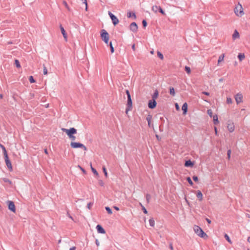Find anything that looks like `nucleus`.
I'll return each mask as SVG.
<instances>
[{
  "mask_svg": "<svg viewBox=\"0 0 250 250\" xmlns=\"http://www.w3.org/2000/svg\"><path fill=\"white\" fill-rule=\"evenodd\" d=\"M234 12L236 16L241 17L244 15V9L242 4L238 3L234 9Z\"/></svg>",
  "mask_w": 250,
  "mask_h": 250,
  "instance_id": "4",
  "label": "nucleus"
},
{
  "mask_svg": "<svg viewBox=\"0 0 250 250\" xmlns=\"http://www.w3.org/2000/svg\"><path fill=\"white\" fill-rule=\"evenodd\" d=\"M109 46H110V51H111V53H114V47H113V46L112 45V44L111 42H110L109 43Z\"/></svg>",
  "mask_w": 250,
  "mask_h": 250,
  "instance_id": "39",
  "label": "nucleus"
},
{
  "mask_svg": "<svg viewBox=\"0 0 250 250\" xmlns=\"http://www.w3.org/2000/svg\"><path fill=\"white\" fill-rule=\"evenodd\" d=\"M157 103L155 100H149L148 104V106L149 108L153 109L156 106Z\"/></svg>",
  "mask_w": 250,
  "mask_h": 250,
  "instance_id": "15",
  "label": "nucleus"
},
{
  "mask_svg": "<svg viewBox=\"0 0 250 250\" xmlns=\"http://www.w3.org/2000/svg\"><path fill=\"white\" fill-rule=\"evenodd\" d=\"M114 208L116 210H119V208L116 206H114Z\"/></svg>",
  "mask_w": 250,
  "mask_h": 250,
  "instance_id": "59",
  "label": "nucleus"
},
{
  "mask_svg": "<svg viewBox=\"0 0 250 250\" xmlns=\"http://www.w3.org/2000/svg\"><path fill=\"white\" fill-rule=\"evenodd\" d=\"M127 16L128 18H130L131 17H134V19L136 18V15L134 13H131L130 12H128Z\"/></svg>",
  "mask_w": 250,
  "mask_h": 250,
  "instance_id": "25",
  "label": "nucleus"
},
{
  "mask_svg": "<svg viewBox=\"0 0 250 250\" xmlns=\"http://www.w3.org/2000/svg\"><path fill=\"white\" fill-rule=\"evenodd\" d=\"M212 118L213 119V124L214 125H218L219 124V121H218V118L217 115H216V114L214 115L212 117Z\"/></svg>",
  "mask_w": 250,
  "mask_h": 250,
  "instance_id": "22",
  "label": "nucleus"
},
{
  "mask_svg": "<svg viewBox=\"0 0 250 250\" xmlns=\"http://www.w3.org/2000/svg\"><path fill=\"white\" fill-rule=\"evenodd\" d=\"M225 237L226 238V240L228 241V242L229 243H230V244L232 243L231 240L230 239L229 236L227 234L225 235Z\"/></svg>",
  "mask_w": 250,
  "mask_h": 250,
  "instance_id": "37",
  "label": "nucleus"
},
{
  "mask_svg": "<svg viewBox=\"0 0 250 250\" xmlns=\"http://www.w3.org/2000/svg\"><path fill=\"white\" fill-rule=\"evenodd\" d=\"M60 28L61 32H62V35H63V37L65 41H67V34H66V33L64 28L62 26V25H60Z\"/></svg>",
  "mask_w": 250,
  "mask_h": 250,
  "instance_id": "17",
  "label": "nucleus"
},
{
  "mask_svg": "<svg viewBox=\"0 0 250 250\" xmlns=\"http://www.w3.org/2000/svg\"><path fill=\"white\" fill-rule=\"evenodd\" d=\"M63 4L64 5L66 6V7H67V3L66 2V1H63Z\"/></svg>",
  "mask_w": 250,
  "mask_h": 250,
  "instance_id": "62",
  "label": "nucleus"
},
{
  "mask_svg": "<svg viewBox=\"0 0 250 250\" xmlns=\"http://www.w3.org/2000/svg\"><path fill=\"white\" fill-rule=\"evenodd\" d=\"M43 74L44 75L47 74V69L44 65H43Z\"/></svg>",
  "mask_w": 250,
  "mask_h": 250,
  "instance_id": "42",
  "label": "nucleus"
},
{
  "mask_svg": "<svg viewBox=\"0 0 250 250\" xmlns=\"http://www.w3.org/2000/svg\"><path fill=\"white\" fill-rule=\"evenodd\" d=\"M78 167L80 168V169L83 171V173L85 174L86 173L85 170L82 167H81L80 166H78Z\"/></svg>",
  "mask_w": 250,
  "mask_h": 250,
  "instance_id": "50",
  "label": "nucleus"
},
{
  "mask_svg": "<svg viewBox=\"0 0 250 250\" xmlns=\"http://www.w3.org/2000/svg\"><path fill=\"white\" fill-rule=\"evenodd\" d=\"M82 1H83V3L85 4L86 5V7H85V9L87 10V2H86V0H82Z\"/></svg>",
  "mask_w": 250,
  "mask_h": 250,
  "instance_id": "53",
  "label": "nucleus"
},
{
  "mask_svg": "<svg viewBox=\"0 0 250 250\" xmlns=\"http://www.w3.org/2000/svg\"><path fill=\"white\" fill-rule=\"evenodd\" d=\"M196 197L198 199V200L201 202L203 200V195L202 193V192L200 190H197L196 192Z\"/></svg>",
  "mask_w": 250,
  "mask_h": 250,
  "instance_id": "16",
  "label": "nucleus"
},
{
  "mask_svg": "<svg viewBox=\"0 0 250 250\" xmlns=\"http://www.w3.org/2000/svg\"><path fill=\"white\" fill-rule=\"evenodd\" d=\"M160 8V6H158L156 5L153 6L152 7V10L155 13H156L158 10H159V9Z\"/></svg>",
  "mask_w": 250,
  "mask_h": 250,
  "instance_id": "26",
  "label": "nucleus"
},
{
  "mask_svg": "<svg viewBox=\"0 0 250 250\" xmlns=\"http://www.w3.org/2000/svg\"><path fill=\"white\" fill-rule=\"evenodd\" d=\"M96 229H97V231L100 233L104 234L105 233L104 229L100 225H98L96 226Z\"/></svg>",
  "mask_w": 250,
  "mask_h": 250,
  "instance_id": "18",
  "label": "nucleus"
},
{
  "mask_svg": "<svg viewBox=\"0 0 250 250\" xmlns=\"http://www.w3.org/2000/svg\"><path fill=\"white\" fill-rule=\"evenodd\" d=\"M234 99L236 104H240L243 103L244 98L241 92H238L234 95Z\"/></svg>",
  "mask_w": 250,
  "mask_h": 250,
  "instance_id": "5",
  "label": "nucleus"
},
{
  "mask_svg": "<svg viewBox=\"0 0 250 250\" xmlns=\"http://www.w3.org/2000/svg\"><path fill=\"white\" fill-rule=\"evenodd\" d=\"M207 113L210 117H212L213 116L212 115V111L211 109H208L207 110Z\"/></svg>",
  "mask_w": 250,
  "mask_h": 250,
  "instance_id": "40",
  "label": "nucleus"
},
{
  "mask_svg": "<svg viewBox=\"0 0 250 250\" xmlns=\"http://www.w3.org/2000/svg\"><path fill=\"white\" fill-rule=\"evenodd\" d=\"M93 205V203H91V202H90L87 205V207L88 209H90L92 206Z\"/></svg>",
  "mask_w": 250,
  "mask_h": 250,
  "instance_id": "43",
  "label": "nucleus"
},
{
  "mask_svg": "<svg viewBox=\"0 0 250 250\" xmlns=\"http://www.w3.org/2000/svg\"><path fill=\"white\" fill-rule=\"evenodd\" d=\"M169 93L170 95L172 96H174L175 95V90L173 87H170L169 89Z\"/></svg>",
  "mask_w": 250,
  "mask_h": 250,
  "instance_id": "29",
  "label": "nucleus"
},
{
  "mask_svg": "<svg viewBox=\"0 0 250 250\" xmlns=\"http://www.w3.org/2000/svg\"><path fill=\"white\" fill-rule=\"evenodd\" d=\"M67 215L68 216V217H69L70 219H71L72 220H73L72 217L70 215V214L68 212H67Z\"/></svg>",
  "mask_w": 250,
  "mask_h": 250,
  "instance_id": "54",
  "label": "nucleus"
},
{
  "mask_svg": "<svg viewBox=\"0 0 250 250\" xmlns=\"http://www.w3.org/2000/svg\"><path fill=\"white\" fill-rule=\"evenodd\" d=\"M69 250H75V247L71 248Z\"/></svg>",
  "mask_w": 250,
  "mask_h": 250,
  "instance_id": "64",
  "label": "nucleus"
},
{
  "mask_svg": "<svg viewBox=\"0 0 250 250\" xmlns=\"http://www.w3.org/2000/svg\"><path fill=\"white\" fill-rule=\"evenodd\" d=\"M176 109L178 111L180 110V107L179 106V105L177 103H175V104Z\"/></svg>",
  "mask_w": 250,
  "mask_h": 250,
  "instance_id": "49",
  "label": "nucleus"
},
{
  "mask_svg": "<svg viewBox=\"0 0 250 250\" xmlns=\"http://www.w3.org/2000/svg\"><path fill=\"white\" fill-rule=\"evenodd\" d=\"M126 93L127 96V105L128 107L126 108L125 112L126 113H127V112L128 110L130 109V108L132 107V101L131 99V96L129 93V92L128 90H126Z\"/></svg>",
  "mask_w": 250,
  "mask_h": 250,
  "instance_id": "8",
  "label": "nucleus"
},
{
  "mask_svg": "<svg viewBox=\"0 0 250 250\" xmlns=\"http://www.w3.org/2000/svg\"><path fill=\"white\" fill-rule=\"evenodd\" d=\"M157 55L159 58H160L161 60L164 59V56L159 51L157 52Z\"/></svg>",
  "mask_w": 250,
  "mask_h": 250,
  "instance_id": "35",
  "label": "nucleus"
},
{
  "mask_svg": "<svg viewBox=\"0 0 250 250\" xmlns=\"http://www.w3.org/2000/svg\"><path fill=\"white\" fill-rule=\"evenodd\" d=\"M99 184L102 187H103L104 186V183L102 180L99 181Z\"/></svg>",
  "mask_w": 250,
  "mask_h": 250,
  "instance_id": "47",
  "label": "nucleus"
},
{
  "mask_svg": "<svg viewBox=\"0 0 250 250\" xmlns=\"http://www.w3.org/2000/svg\"><path fill=\"white\" fill-rule=\"evenodd\" d=\"M0 147L3 150L4 155L7 154V152H6V149H5V147L2 145H1V144H0Z\"/></svg>",
  "mask_w": 250,
  "mask_h": 250,
  "instance_id": "32",
  "label": "nucleus"
},
{
  "mask_svg": "<svg viewBox=\"0 0 250 250\" xmlns=\"http://www.w3.org/2000/svg\"><path fill=\"white\" fill-rule=\"evenodd\" d=\"M195 164L194 161H191L190 160H188V167H193Z\"/></svg>",
  "mask_w": 250,
  "mask_h": 250,
  "instance_id": "30",
  "label": "nucleus"
},
{
  "mask_svg": "<svg viewBox=\"0 0 250 250\" xmlns=\"http://www.w3.org/2000/svg\"><path fill=\"white\" fill-rule=\"evenodd\" d=\"M70 146L73 148H81L84 150H87L86 147L84 145L80 143L71 142L70 143Z\"/></svg>",
  "mask_w": 250,
  "mask_h": 250,
  "instance_id": "6",
  "label": "nucleus"
},
{
  "mask_svg": "<svg viewBox=\"0 0 250 250\" xmlns=\"http://www.w3.org/2000/svg\"><path fill=\"white\" fill-rule=\"evenodd\" d=\"M7 204H8L9 209L13 212H15L16 208H15V206L14 205V202L13 201H8L7 202Z\"/></svg>",
  "mask_w": 250,
  "mask_h": 250,
  "instance_id": "11",
  "label": "nucleus"
},
{
  "mask_svg": "<svg viewBox=\"0 0 250 250\" xmlns=\"http://www.w3.org/2000/svg\"><path fill=\"white\" fill-rule=\"evenodd\" d=\"M226 103L228 104H232V100L230 97H227L226 98Z\"/></svg>",
  "mask_w": 250,
  "mask_h": 250,
  "instance_id": "24",
  "label": "nucleus"
},
{
  "mask_svg": "<svg viewBox=\"0 0 250 250\" xmlns=\"http://www.w3.org/2000/svg\"><path fill=\"white\" fill-rule=\"evenodd\" d=\"M101 36L103 41L107 44L109 38L108 33L104 29H103L101 31Z\"/></svg>",
  "mask_w": 250,
  "mask_h": 250,
  "instance_id": "7",
  "label": "nucleus"
},
{
  "mask_svg": "<svg viewBox=\"0 0 250 250\" xmlns=\"http://www.w3.org/2000/svg\"><path fill=\"white\" fill-rule=\"evenodd\" d=\"M151 199V196L149 194H146V200L147 203L149 202V201Z\"/></svg>",
  "mask_w": 250,
  "mask_h": 250,
  "instance_id": "34",
  "label": "nucleus"
},
{
  "mask_svg": "<svg viewBox=\"0 0 250 250\" xmlns=\"http://www.w3.org/2000/svg\"><path fill=\"white\" fill-rule=\"evenodd\" d=\"M169 248L171 250H173V248L172 244H170Z\"/></svg>",
  "mask_w": 250,
  "mask_h": 250,
  "instance_id": "56",
  "label": "nucleus"
},
{
  "mask_svg": "<svg viewBox=\"0 0 250 250\" xmlns=\"http://www.w3.org/2000/svg\"><path fill=\"white\" fill-rule=\"evenodd\" d=\"M44 153H45V154H48V151H47V150L46 149H44Z\"/></svg>",
  "mask_w": 250,
  "mask_h": 250,
  "instance_id": "63",
  "label": "nucleus"
},
{
  "mask_svg": "<svg viewBox=\"0 0 250 250\" xmlns=\"http://www.w3.org/2000/svg\"><path fill=\"white\" fill-rule=\"evenodd\" d=\"M108 15L110 16V17L112 21V22L114 25H116V24H117L119 23V20H118V18L114 15H113L111 12H110V11L108 12Z\"/></svg>",
  "mask_w": 250,
  "mask_h": 250,
  "instance_id": "9",
  "label": "nucleus"
},
{
  "mask_svg": "<svg viewBox=\"0 0 250 250\" xmlns=\"http://www.w3.org/2000/svg\"><path fill=\"white\" fill-rule=\"evenodd\" d=\"M4 156L5 163H6V165L7 167L9 169V170L10 171H12V165H11V163L10 160H9L7 154L6 155H4Z\"/></svg>",
  "mask_w": 250,
  "mask_h": 250,
  "instance_id": "10",
  "label": "nucleus"
},
{
  "mask_svg": "<svg viewBox=\"0 0 250 250\" xmlns=\"http://www.w3.org/2000/svg\"><path fill=\"white\" fill-rule=\"evenodd\" d=\"M62 130L65 132L69 138L73 142L76 139V137L74 135V134H76L77 130L74 127L70 128V129H66L64 128H62Z\"/></svg>",
  "mask_w": 250,
  "mask_h": 250,
  "instance_id": "2",
  "label": "nucleus"
},
{
  "mask_svg": "<svg viewBox=\"0 0 250 250\" xmlns=\"http://www.w3.org/2000/svg\"><path fill=\"white\" fill-rule=\"evenodd\" d=\"M203 93L206 95H209V93L207 92H204Z\"/></svg>",
  "mask_w": 250,
  "mask_h": 250,
  "instance_id": "61",
  "label": "nucleus"
},
{
  "mask_svg": "<svg viewBox=\"0 0 250 250\" xmlns=\"http://www.w3.org/2000/svg\"><path fill=\"white\" fill-rule=\"evenodd\" d=\"M95 243H96V245H97V246H99V245H100V242H99V241H98V239H96V241H95Z\"/></svg>",
  "mask_w": 250,
  "mask_h": 250,
  "instance_id": "52",
  "label": "nucleus"
},
{
  "mask_svg": "<svg viewBox=\"0 0 250 250\" xmlns=\"http://www.w3.org/2000/svg\"><path fill=\"white\" fill-rule=\"evenodd\" d=\"M224 58H225V54H222L218 57V60H217L218 65H219L221 62H222L224 61Z\"/></svg>",
  "mask_w": 250,
  "mask_h": 250,
  "instance_id": "19",
  "label": "nucleus"
},
{
  "mask_svg": "<svg viewBox=\"0 0 250 250\" xmlns=\"http://www.w3.org/2000/svg\"><path fill=\"white\" fill-rule=\"evenodd\" d=\"M226 128L229 133H233L235 131L236 127L234 121L231 119L228 120L226 123Z\"/></svg>",
  "mask_w": 250,
  "mask_h": 250,
  "instance_id": "3",
  "label": "nucleus"
},
{
  "mask_svg": "<svg viewBox=\"0 0 250 250\" xmlns=\"http://www.w3.org/2000/svg\"><path fill=\"white\" fill-rule=\"evenodd\" d=\"M130 29L133 32H136L138 30V26L137 24L133 22L130 25Z\"/></svg>",
  "mask_w": 250,
  "mask_h": 250,
  "instance_id": "14",
  "label": "nucleus"
},
{
  "mask_svg": "<svg viewBox=\"0 0 250 250\" xmlns=\"http://www.w3.org/2000/svg\"><path fill=\"white\" fill-rule=\"evenodd\" d=\"M237 58L240 62H242L246 58L245 54L244 52L239 53L237 55Z\"/></svg>",
  "mask_w": 250,
  "mask_h": 250,
  "instance_id": "13",
  "label": "nucleus"
},
{
  "mask_svg": "<svg viewBox=\"0 0 250 250\" xmlns=\"http://www.w3.org/2000/svg\"><path fill=\"white\" fill-rule=\"evenodd\" d=\"M15 65H16L17 67H18V68H20L21 67L20 63L19 61L18 60H15Z\"/></svg>",
  "mask_w": 250,
  "mask_h": 250,
  "instance_id": "31",
  "label": "nucleus"
},
{
  "mask_svg": "<svg viewBox=\"0 0 250 250\" xmlns=\"http://www.w3.org/2000/svg\"><path fill=\"white\" fill-rule=\"evenodd\" d=\"M143 25L144 27H146L147 25V22L146 20H144L142 21Z\"/></svg>",
  "mask_w": 250,
  "mask_h": 250,
  "instance_id": "44",
  "label": "nucleus"
},
{
  "mask_svg": "<svg viewBox=\"0 0 250 250\" xmlns=\"http://www.w3.org/2000/svg\"><path fill=\"white\" fill-rule=\"evenodd\" d=\"M185 167H188V160L185 161Z\"/></svg>",
  "mask_w": 250,
  "mask_h": 250,
  "instance_id": "57",
  "label": "nucleus"
},
{
  "mask_svg": "<svg viewBox=\"0 0 250 250\" xmlns=\"http://www.w3.org/2000/svg\"><path fill=\"white\" fill-rule=\"evenodd\" d=\"M146 120L147 121L148 126L149 127H151V126H153V125H151V120H152V116L150 115H148L147 116V117L146 118Z\"/></svg>",
  "mask_w": 250,
  "mask_h": 250,
  "instance_id": "20",
  "label": "nucleus"
},
{
  "mask_svg": "<svg viewBox=\"0 0 250 250\" xmlns=\"http://www.w3.org/2000/svg\"><path fill=\"white\" fill-rule=\"evenodd\" d=\"M240 38V35L238 31L235 30L232 35V39L233 41L239 40Z\"/></svg>",
  "mask_w": 250,
  "mask_h": 250,
  "instance_id": "12",
  "label": "nucleus"
},
{
  "mask_svg": "<svg viewBox=\"0 0 250 250\" xmlns=\"http://www.w3.org/2000/svg\"><path fill=\"white\" fill-rule=\"evenodd\" d=\"M103 172L104 174V175L106 177H107L108 176V174H107V172L106 171V168L105 167H103Z\"/></svg>",
  "mask_w": 250,
  "mask_h": 250,
  "instance_id": "38",
  "label": "nucleus"
},
{
  "mask_svg": "<svg viewBox=\"0 0 250 250\" xmlns=\"http://www.w3.org/2000/svg\"><path fill=\"white\" fill-rule=\"evenodd\" d=\"M193 230L195 233L199 237L204 239H208V235L205 233L204 230L199 226L195 225L193 227Z\"/></svg>",
  "mask_w": 250,
  "mask_h": 250,
  "instance_id": "1",
  "label": "nucleus"
},
{
  "mask_svg": "<svg viewBox=\"0 0 250 250\" xmlns=\"http://www.w3.org/2000/svg\"><path fill=\"white\" fill-rule=\"evenodd\" d=\"M132 48L133 50H135V44H133L132 46Z\"/></svg>",
  "mask_w": 250,
  "mask_h": 250,
  "instance_id": "60",
  "label": "nucleus"
},
{
  "mask_svg": "<svg viewBox=\"0 0 250 250\" xmlns=\"http://www.w3.org/2000/svg\"><path fill=\"white\" fill-rule=\"evenodd\" d=\"M149 223L150 226L151 227H153L155 225V221L152 218H151L149 219Z\"/></svg>",
  "mask_w": 250,
  "mask_h": 250,
  "instance_id": "28",
  "label": "nucleus"
},
{
  "mask_svg": "<svg viewBox=\"0 0 250 250\" xmlns=\"http://www.w3.org/2000/svg\"><path fill=\"white\" fill-rule=\"evenodd\" d=\"M188 184L191 186H193V182L189 178H188Z\"/></svg>",
  "mask_w": 250,
  "mask_h": 250,
  "instance_id": "51",
  "label": "nucleus"
},
{
  "mask_svg": "<svg viewBox=\"0 0 250 250\" xmlns=\"http://www.w3.org/2000/svg\"><path fill=\"white\" fill-rule=\"evenodd\" d=\"M29 82L31 83H35V81L34 80L33 76H31L29 77Z\"/></svg>",
  "mask_w": 250,
  "mask_h": 250,
  "instance_id": "41",
  "label": "nucleus"
},
{
  "mask_svg": "<svg viewBox=\"0 0 250 250\" xmlns=\"http://www.w3.org/2000/svg\"><path fill=\"white\" fill-rule=\"evenodd\" d=\"M142 210L144 212V213L145 214H146L147 213V211L146 210V208L144 207V206H142Z\"/></svg>",
  "mask_w": 250,
  "mask_h": 250,
  "instance_id": "48",
  "label": "nucleus"
},
{
  "mask_svg": "<svg viewBox=\"0 0 250 250\" xmlns=\"http://www.w3.org/2000/svg\"><path fill=\"white\" fill-rule=\"evenodd\" d=\"M247 242L249 243H250V236L248 237V238H247Z\"/></svg>",
  "mask_w": 250,
  "mask_h": 250,
  "instance_id": "58",
  "label": "nucleus"
},
{
  "mask_svg": "<svg viewBox=\"0 0 250 250\" xmlns=\"http://www.w3.org/2000/svg\"><path fill=\"white\" fill-rule=\"evenodd\" d=\"M159 95V92L157 90H155L154 93L152 95V98L153 100L156 101Z\"/></svg>",
  "mask_w": 250,
  "mask_h": 250,
  "instance_id": "23",
  "label": "nucleus"
},
{
  "mask_svg": "<svg viewBox=\"0 0 250 250\" xmlns=\"http://www.w3.org/2000/svg\"><path fill=\"white\" fill-rule=\"evenodd\" d=\"M90 166H91V170L92 171V172L95 174H96V175H98V172L96 171V170L92 166V165L91 164H90Z\"/></svg>",
  "mask_w": 250,
  "mask_h": 250,
  "instance_id": "36",
  "label": "nucleus"
},
{
  "mask_svg": "<svg viewBox=\"0 0 250 250\" xmlns=\"http://www.w3.org/2000/svg\"><path fill=\"white\" fill-rule=\"evenodd\" d=\"M2 181L4 182H5V183H8L9 185H11L12 184V182L9 180L7 178H3L2 179Z\"/></svg>",
  "mask_w": 250,
  "mask_h": 250,
  "instance_id": "27",
  "label": "nucleus"
},
{
  "mask_svg": "<svg viewBox=\"0 0 250 250\" xmlns=\"http://www.w3.org/2000/svg\"><path fill=\"white\" fill-rule=\"evenodd\" d=\"M214 131L216 135H217V129L216 127H214Z\"/></svg>",
  "mask_w": 250,
  "mask_h": 250,
  "instance_id": "55",
  "label": "nucleus"
},
{
  "mask_svg": "<svg viewBox=\"0 0 250 250\" xmlns=\"http://www.w3.org/2000/svg\"><path fill=\"white\" fill-rule=\"evenodd\" d=\"M106 210L107 211L108 213L109 214H111L112 213V210L110 209V208L108 207H106L105 208Z\"/></svg>",
  "mask_w": 250,
  "mask_h": 250,
  "instance_id": "33",
  "label": "nucleus"
},
{
  "mask_svg": "<svg viewBox=\"0 0 250 250\" xmlns=\"http://www.w3.org/2000/svg\"><path fill=\"white\" fill-rule=\"evenodd\" d=\"M182 109L183 111V114L185 115L188 110V104L185 103L182 106Z\"/></svg>",
  "mask_w": 250,
  "mask_h": 250,
  "instance_id": "21",
  "label": "nucleus"
},
{
  "mask_svg": "<svg viewBox=\"0 0 250 250\" xmlns=\"http://www.w3.org/2000/svg\"><path fill=\"white\" fill-rule=\"evenodd\" d=\"M159 11L163 15H166L165 12L163 11V10L160 7V8L159 9Z\"/></svg>",
  "mask_w": 250,
  "mask_h": 250,
  "instance_id": "46",
  "label": "nucleus"
},
{
  "mask_svg": "<svg viewBox=\"0 0 250 250\" xmlns=\"http://www.w3.org/2000/svg\"><path fill=\"white\" fill-rule=\"evenodd\" d=\"M193 180H194L195 182H197V183H198V177H197V176H194L193 177Z\"/></svg>",
  "mask_w": 250,
  "mask_h": 250,
  "instance_id": "45",
  "label": "nucleus"
}]
</instances>
